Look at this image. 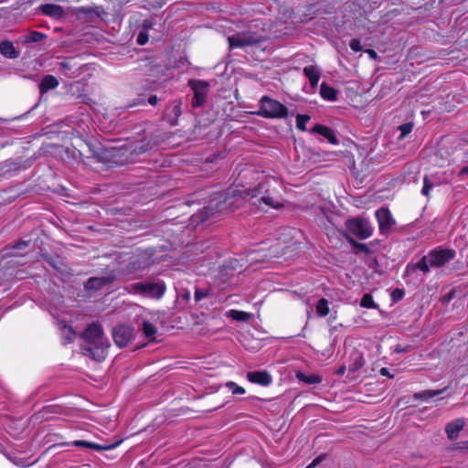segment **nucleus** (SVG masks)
I'll return each instance as SVG.
<instances>
[{"label": "nucleus", "mask_w": 468, "mask_h": 468, "mask_svg": "<svg viewBox=\"0 0 468 468\" xmlns=\"http://www.w3.org/2000/svg\"><path fill=\"white\" fill-rule=\"evenodd\" d=\"M316 313L320 317H324L329 314L328 301L322 298L316 304Z\"/></svg>", "instance_id": "nucleus-29"}, {"label": "nucleus", "mask_w": 468, "mask_h": 468, "mask_svg": "<svg viewBox=\"0 0 468 468\" xmlns=\"http://www.w3.org/2000/svg\"><path fill=\"white\" fill-rule=\"evenodd\" d=\"M321 459H322L321 457L314 459L306 468L315 467L320 463Z\"/></svg>", "instance_id": "nucleus-50"}, {"label": "nucleus", "mask_w": 468, "mask_h": 468, "mask_svg": "<svg viewBox=\"0 0 468 468\" xmlns=\"http://www.w3.org/2000/svg\"><path fill=\"white\" fill-rule=\"evenodd\" d=\"M410 346H397L394 349L397 353H406L410 350Z\"/></svg>", "instance_id": "nucleus-47"}, {"label": "nucleus", "mask_w": 468, "mask_h": 468, "mask_svg": "<svg viewBox=\"0 0 468 468\" xmlns=\"http://www.w3.org/2000/svg\"><path fill=\"white\" fill-rule=\"evenodd\" d=\"M303 74L308 78L312 88H316L320 80V69L316 66H307L303 68Z\"/></svg>", "instance_id": "nucleus-17"}, {"label": "nucleus", "mask_w": 468, "mask_h": 468, "mask_svg": "<svg viewBox=\"0 0 468 468\" xmlns=\"http://www.w3.org/2000/svg\"><path fill=\"white\" fill-rule=\"evenodd\" d=\"M464 420L463 419H455L449 422L445 427V432L450 440H455L458 437L459 432L464 426Z\"/></svg>", "instance_id": "nucleus-15"}, {"label": "nucleus", "mask_w": 468, "mask_h": 468, "mask_svg": "<svg viewBox=\"0 0 468 468\" xmlns=\"http://www.w3.org/2000/svg\"><path fill=\"white\" fill-rule=\"evenodd\" d=\"M74 445L79 446V447H86V448H90V449H94L97 451L111 448V447H102L97 443L90 442V441H75Z\"/></svg>", "instance_id": "nucleus-33"}, {"label": "nucleus", "mask_w": 468, "mask_h": 468, "mask_svg": "<svg viewBox=\"0 0 468 468\" xmlns=\"http://www.w3.org/2000/svg\"><path fill=\"white\" fill-rule=\"evenodd\" d=\"M83 339L88 346L83 347V354L95 361L101 362L107 356L110 344L104 338L103 330L100 324L92 323L83 333Z\"/></svg>", "instance_id": "nucleus-2"}, {"label": "nucleus", "mask_w": 468, "mask_h": 468, "mask_svg": "<svg viewBox=\"0 0 468 468\" xmlns=\"http://www.w3.org/2000/svg\"><path fill=\"white\" fill-rule=\"evenodd\" d=\"M247 197H250L251 199H256L253 204L258 207H261V204L271 208L282 207L281 199L271 196L269 189L266 188V184L261 183L257 189H251L245 193L231 189L226 192L217 193L207 209L211 210V214L214 210L222 213L230 212L239 207L246 200Z\"/></svg>", "instance_id": "nucleus-1"}, {"label": "nucleus", "mask_w": 468, "mask_h": 468, "mask_svg": "<svg viewBox=\"0 0 468 468\" xmlns=\"http://www.w3.org/2000/svg\"><path fill=\"white\" fill-rule=\"evenodd\" d=\"M320 95L323 99L335 101H336V90L327 85L325 82H323L320 86Z\"/></svg>", "instance_id": "nucleus-24"}, {"label": "nucleus", "mask_w": 468, "mask_h": 468, "mask_svg": "<svg viewBox=\"0 0 468 468\" xmlns=\"http://www.w3.org/2000/svg\"><path fill=\"white\" fill-rule=\"evenodd\" d=\"M207 296V291L197 289L195 292V301L199 302Z\"/></svg>", "instance_id": "nucleus-43"}, {"label": "nucleus", "mask_w": 468, "mask_h": 468, "mask_svg": "<svg viewBox=\"0 0 468 468\" xmlns=\"http://www.w3.org/2000/svg\"><path fill=\"white\" fill-rule=\"evenodd\" d=\"M360 305L365 308H373L375 307V303L373 301L372 296L369 293H366L363 295L361 299Z\"/></svg>", "instance_id": "nucleus-36"}, {"label": "nucleus", "mask_w": 468, "mask_h": 468, "mask_svg": "<svg viewBox=\"0 0 468 468\" xmlns=\"http://www.w3.org/2000/svg\"><path fill=\"white\" fill-rule=\"evenodd\" d=\"M76 13L79 16H100V15H101V12L97 6H80L77 8Z\"/></svg>", "instance_id": "nucleus-27"}, {"label": "nucleus", "mask_w": 468, "mask_h": 468, "mask_svg": "<svg viewBox=\"0 0 468 468\" xmlns=\"http://www.w3.org/2000/svg\"><path fill=\"white\" fill-rule=\"evenodd\" d=\"M365 365V359L360 354H355L352 358V362L348 366V369L351 372H356L359 370Z\"/></svg>", "instance_id": "nucleus-28"}, {"label": "nucleus", "mask_w": 468, "mask_h": 468, "mask_svg": "<svg viewBox=\"0 0 468 468\" xmlns=\"http://www.w3.org/2000/svg\"><path fill=\"white\" fill-rule=\"evenodd\" d=\"M188 85L194 92L192 106L194 108L202 106L207 100L209 88L208 82L203 80H190Z\"/></svg>", "instance_id": "nucleus-7"}, {"label": "nucleus", "mask_w": 468, "mask_h": 468, "mask_svg": "<svg viewBox=\"0 0 468 468\" xmlns=\"http://www.w3.org/2000/svg\"><path fill=\"white\" fill-rule=\"evenodd\" d=\"M250 382L259 384L261 386H269L272 382L271 374L267 371H252L247 374Z\"/></svg>", "instance_id": "nucleus-13"}, {"label": "nucleus", "mask_w": 468, "mask_h": 468, "mask_svg": "<svg viewBox=\"0 0 468 468\" xmlns=\"http://www.w3.org/2000/svg\"><path fill=\"white\" fill-rule=\"evenodd\" d=\"M458 176L463 180L468 178V165L460 169Z\"/></svg>", "instance_id": "nucleus-46"}, {"label": "nucleus", "mask_w": 468, "mask_h": 468, "mask_svg": "<svg viewBox=\"0 0 468 468\" xmlns=\"http://www.w3.org/2000/svg\"><path fill=\"white\" fill-rule=\"evenodd\" d=\"M29 245V242L28 241H25V240H22V241H19L17 243H16L12 249L15 250L14 252L10 253L11 256H20L22 255V253H19L18 251L16 252V250H21L25 248H27V246Z\"/></svg>", "instance_id": "nucleus-40"}, {"label": "nucleus", "mask_w": 468, "mask_h": 468, "mask_svg": "<svg viewBox=\"0 0 468 468\" xmlns=\"http://www.w3.org/2000/svg\"><path fill=\"white\" fill-rule=\"evenodd\" d=\"M181 106L182 102L180 101H174L166 107L165 119L170 123V125L175 126L177 124V120L182 113Z\"/></svg>", "instance_id": "nucleus-12"}, {"label": "nucleus", "mask_w": 468, "mask_h": 468, "mask_svg": "<svg viewBox=\"0 0 468 468\" xmlns=\"http://www.w3.org/2000/svg\"><path fill=\"white\" fill-rule=\"evenodd\" d=\"M413 129V124L410 122L403 123L399 127V130L400 131L399 139H403L406 137Z\"/></svg>", "instance_id": "nucleus-37"}, {"label": "nucleus", "mask_w": 468, "mask_h": 468, "mask_svg": "<svg viewBox=\"0 0 468 468\" xmlns=\"http://www.w3.org/2000/svg\"><path fill=\"white\" fill-rule=\"evenodd\" d=\"M0 53L9 58H16L19 56L13 43L7 40L0 43Z\"/></svg>", "instance_id": "nucleus-20"}, {"label": "nucleus", "mask_w": 468, "mask_h": 468, "mask_svg": "<svg viewBox=\"0 0 468 468\" xmlns=\"http://www.w3.org/2000/svg\"><path fill=\"white\" fill-rule=\"evenodd\" d=\"M312 132L325 137L333 144H336L338 142L334 131L327 126L316 124L313 127Z\"/></svg>", "instance_id": "nucleus-18"}, {"label": "nucleus", "mask_w": 468, "mask_h": 468, "mask_svg": "<svg viewBox=\"0 0 468 468\" xmlns=\"http://www.w3.org/2000/svg\"><path fill=\"white\" fill-rule=\"evenodd\" d=\"M375 215L378 222L380 234L387 235L396 223L391 212L386 207H381L376 210Z\"/></svg>", "instance_id": "nucleus-9"}, {"label": "nucleus", "mask_w": 468, "mask_h": 468, "mask_svg": "<svg viewBox=\"0 0 468 468\" xmlns=\"http://www.w3.org/2000/svg\"><path fill=\"white\" fill-rule=\"evenodd\" d=\"M89 149L92 153V154L101 162L107 163L110 160L108 159L109 151L107 149H102L101 146L89 144Z\"/></svg>", "instance_id": "nucleus-25"}, {"label": "nucleus", "mask_w": 468, "mask_h": 468, "mask_svg": "<svg viewBox=\"0 0 468 468\" xmlns=\"http://www.w3.org/2000/svg\"><path fill=\"white\" fill-rule=\"evenodd\" d=\"M58 86V80L52 75H47L41 80L39 90L41 93L48 90L56 89Z\"/></svg>", "instance_id": "nucleus-23"}, {"label": "nucleus", "mask_w": 468, "mask_h": 468, "mask_svg": "<svg viewBox=\"0 0 468 468\" xmlns=\"http://www.w3.org/2000/svg\"><path fill=\"white\" fill-rule=\"evenodd\" d=\"M125 290L131 294H137L143 297L159 300L164 296L166 291V286L163 281H144L132 283L126 286Z\"/></svg>", "instance_id": "nucleus-4"}, {"label": "nucleus", "mask_w": 468, "mask_h": 468, "mask_svg": "<svg viewBox=\"0 0 468 468\" xmlns=\"http://www.w3.org/2000/svg\"><path fill=\"white\" fill-rule=\"evenodd\" d=\"M259 105L260 109L255 112L258 116L268 119H284L288 116L287 107L269 96H263Z\"/></svg>", "instance_id": "nucleus-5"}, {"label": "nucleus", "mask_w": 468, "mask_h": 468, "mask_svg": "<svg viewBox=\"0 0 468 468\" xmlns=\"http://www.w3.org/2000/svg\"><path fill=\"white\" fill-rule=\"evenodd\" d=\"M158 101V98L156 95H152L149 97L148 99V102L151 104V105H155Z\"/></svg>", "instance_id": "nucleus-49"}, {"label": "nucleus", "mask_w": 468, "mask_h": 468, "mask_svg": "<svg viewBox=\"0 0 468 468\" xmlns=\"http://www.w3.org/2000/svg\"><path fill=\"white\" fill-rule=\"evenodd\" d=\"M367 53L370 55L371 58H376L377 57L376 52L374 50H372V49L367 50Z\"/></svg>", "instance_id": "nucleus-53"}, {"label": "nucleus", "mask_w": 468, "mask_h": 468, "mask_svg": "<svg viewBox=\"0 0 468 468\" xmlns=\"http://www.w3.org/2000/svg\"><path fill=\"white\" fill-rule=\"evenodd\" d=\"M349 46L354 52H358L362 48L360 40L356 38L352 39L349 42Z\"/></svg>", "instance_id": "nucleus-42"}, {"label": "nucleus", "mask_w": 468, "mask_h": 468, "mask_svg": "<svg viewBox=\"0 0 468 468\" xmlns=\"http://www.w3.org/2000/svg\"><path fill=\"white\" fill-rule=\"evenodd\" d=\"M59 72L67 78H75L79 75L78 69H74L71 60H65L59 63Z\"/></svg>", "instance_id": "nucleus-22"}, {"label": "nucleus", "mask_w": 468, "mask_h": 468, "mask_svg": "<svg viewBox=\"0 0 468 468\" xmlns=\"http://www.w3.org/2000/svg\"><path fill=\"white\" fill-rule=\"evenodd\" d=\"M272 251L271 252V256L277 257V243L271 247Z\"/></svg>", "instance_id": "nucleus-51"}, {"label": "nucleus", "mask_w": 468, "mask_h": 468, "mask_svg": "<svg viewBox=\"0 0 468 468\" xmlns=\"http://www.w3.org/2000/svg\"><path fill=\"white\" fill-rule=\"evenodd\" d=\"M113 276L91 277L86 283L85 288L90 291H98L113 282Z\"/></svg>", "instance_id": "nucleus-14"}, {"label": "nucleus", "mask_w": 468, "mask_h": 468, "mask_svg": "<svg viewBox=\"0 0 468 468\" xmlns=\"http://www.w3.org/2000/svg\"><path fill=\"white\" fill-rule=\"evenodd\" d=\"M226 387L229 388V390H230L232 392V394H235V395H242L246 392L242 387L237 385L233 381L227 382Z\"/></svg>", "instance_id": "nucleus-35"}, {"label": "nucleus", "mask_w": 468, "mask_h": 468, "mask_svg": "<svg viewBox=\"0 0 468 468\" xmlns=\"http://www.w3.org/2000/svg\"><path fill=\"white\" fill-rule=\"evenodd\" d=\"M346 229L356 237L366 239L372 236L373 228L369 221L363 218H350L346 222Z\"/></svg>", "instance_id": "nucleus-6"}, {"label": "nucleus", "mask_w": 468, "mask_h": 468, "mask_svg": "<svg viewBox=\"0 0 468 468\" xmlns=\"http://www.w3.org/2000/svg\"><path fill=\"white\" fill-rule=\"evenodd\" d=\"M404 292L402 290L396 289L393 291L391 296L394 301H399L402 299Z\"/></svg>", "instance_id": "nucleus-45"}, {"label": "nucleus", "mask_w": 468, "mask_h": 468, "mask_svg": "<svg viewBox=\"0 0 468 468\" xmlns=\"http://www.w3.org/2000/svg\"><path fill=\"white\" fill-rule=\"evenodd\" d=\"M151 149L149 142L144 139L130 142L124 145L123 151L132 157L138 156Z\"/></svg>", "instance_id": "nucleus-11"}, {"label": "nucleus", "mask_w": 468, "mask_h": 468, "mask_svg": "<svg viewBox=\"0 0 468 468\" xmlns=\"http://www.w3.org/2000/svg\"><path fill=\"white\" fill-rule=\"evenodd\" d=\"M46 36L43 33L37 31H32L25 37L26 43L39 42L44 39Z\"/></svg>", "instance_id": "nucleus-32"}, {"label": "nucleus", "mask_w": 468, "mask_h": 468, "mask_svg": "<svg viewBox=\"0 0 468 468\" xmlns=\"http://www.w3.org/2000/svg\"><path fill=\"white\" fill-rule=\"evenodd\" d=\"M148 40V36L146 32H140L137 37V42L139 45H144Z\"/></svg>", "instance_id": "nucleus-44"}, {"label": "nucleus", "mask_w": 468, "mask_h": 468, "mask_svg": "<svg viewBox=\"0 0 468 468\" xmlns=\"http://www.w3.org/2000/svg\"><path fill=\"white\" fill-rule=\"evenodd\" d=\"M62 334L65 339V344L70 343L75 336V334L73 333L72 329L68 326H64Z\"/></svg>", "instance_id": "nucleus-41"}, {"label": "nucleus", "mask_w": 468, "mask_h": 468, "mask_svg": "<svg viewBox=\"0 0 468 468\" xmlns=\"http://www.w3.org/2000/svg\"><path fill=\"white\" fill-rule=\"evenodd\" d=\"M455 255V250L451 249L432 250L417 263H409L406 266L405 272L407 275H410L417 270H420L424 273H428L431 271V267H441L446 262L453 260Z\"/></svg>", "instance_id": "nucleus-3"}, {"label": "nucleus", "mask_w": 468, "mask_h": 468, "mask_svg": "<svg viewBox=\"0 0 468 468\" xmlns=\"http://www.w3.org/2000/svg\"><path fill=\"white\" fill-rule=\"evenodd\" d=\"M433 187V184L430 181V177L425 176L423 178V186L421 189V194L425 197L429 196L430 190Z\"/></svg>", "instance_id": "nucleus-38"}, {"label": "nucleus", "mask_w": 468, "mask_h": 468, "mask_svg": "<svg viewBox=\"0 0 468 468\" xmlns=\"http://www.w3.org/2000/svg\"><path fill=\"white\" fill-rule=\"evenodd\" d=\"M379 373H380L381 376L388 377L389 378H394V375L390 374L389 370L387 367H382L379 370Z\"/></svg>", "instance_id": "nucleus-48"}, {"label": "nucleus", "mask_w": 468, "mask_h": 468, "mask_svg": "<svg viewBox=\"0 0 468 468\" xmlns=\"http://www.w3.org/2000/svg\"><path fill=\"white\" fill-rule=\"evenodd\" d=\"M347 239L352 244V246L354 248H356L357 250L368 253L369 250L366 244L357 242L353 238L348 237V236H347Z\"/></svg>", "instance_id": "nucleus-39"}, {"label": "nucleus", "mask_w": 468, "mask_h": 468, "mask_svg": "<svg viewBox=\"0 0 468 468\" xmlns=\"http://www.w3.org/2000/svg\"><path fill=\"white\" fill-rule=\"evenodd\" d=\"M145 269V264H142L140 261H136L130 262L123 271L128 279H136L141 277L140 273L143 272Z\"/></svg>", "instance_id": "nucleus-16"}, {"label": "nucleus", "mask_w": 468, "mask_h": 468, "mask_svg": "<svg viewBox=\"0 0 468 468\" xmlns=\"http://www.w3.org/2000/svg\"><path fill=\"white\" fill-rule=\"evenodd\" d=\"M231 48H243L260 42V37L250 32L238 33L228 37Z\"/></svg>", "instance_id": "nucleus-8"}, {"label": "nucleus", "mask_w": 468, "mask_h": 468, "mask_svg": "<svg viewBox=\"0 0 468 468\" xmlns=\"http://www.w3.org/2000/svg\"><path fill=\"white\" fill-rule=\"evenodd\" d=\"M250 314L243 311L230 310L229 317L236 321L246 322L250 319Z\"/></svg>", "instance_id": "nucleus-31"}, {"label": "nucleus", "mask_w": 468, "mask_h": 468, "mask_svg": "<svg viewBox=\"0 0 468 468\" xmlns=\"http://www.w3.org/2000/svg\"><path fill=\"white\" fill-rule=\"evenodd\" d=\"M296 378L309 385H315L322 382L323 378L320 375L317 374H305L303 372L298 371L296 372Z\"/></svg>", "instance_id": "nucleus-21"}, {"label": "nucleus", "mask_w": 468, "mask_h": 468, "mask_svg": "<svg viewBox=\"0 0 468 468\" xmlns=\"http://www.w3.org/2000/svg\"><path fill=\"white\" fill-rule=\"evenodd\" d=\"M310 120V116L308 115H303V114H297L296 116V127L300 130V131H306V123L308 122V121Z\"/></svg>", "instance_id": "nucleus-34"}, {"label": "nucleus", "mask_w": 468, "mask_h": 468, "mask_svg": "<svg viewBox=\"0 0 468 468\" xmlns=\"http://www.w3.org/2000/svg\"><path fill=\"white\" fill-rule=\"evenodd\" d=\"M346 372V367L343 366L337 370L338 375H343Z\"/></svg>", "instance_id": "nucleus-52"}, {"label": "nucleus", "mask_w": 468, "mask_h": 468, "mask_svg": "<svg viewBox=\"0 0 468 468\" xmlns=\"http://www.w3.org/2000/svg\"><path fill=\"white\" fill-rule=\"evenodd\" d=\"M142 330H143L144 335L147 338H153L154 336V335L156 334L155 326L148 321H144L143 323Z\"/></svg>", "instance_id": "nucleus-30"}, {"label": "nucleus", "mask_w": 468, "mask_h": 468, "mask_svg": "<svg viewBox=\"0 0 468 468\" xmlns=\"http://www.w3.org/2000/svg\"><path fill=\"white\" fill-rule=\"evenodd\" d=\"M133 337V328L130 325L121 324L112 331V338L119 347H124Z\"/></svg>", "instance_id": "nucleus-10"}, {"label": "nucleus", "mask_w": 468, "mask_h": 468, "mask_svg": "<svg viewBox=\"0 0 468 468\" xmlns=\"http://www.w3.org/2000/svg\"><path fill=\"white\" fill-rule=\"evenodd\" d=\"M41 12L53 18H59L64 16V10L60 5L46 4L40 6Z\"/></svg>", "instance_id": "nucleus-19"}, {"label": "nucleus", "mask_w": 468, "mask_h": 468, "mask_svg": "<svg viewBox=\"0 0 468 468\" xmlns=\"http://www.w3.org/2000/svg\"><path fill=\"white\" fill-rule=\"evenodd\" d=\"M445 388L443 389H437V390H423L420 392L414 393L413 398L415 399H421V400H428L430 399H432L438 395H441Z\"/></svg>", "instance_id": "nucleus-26"}]
</instances>
